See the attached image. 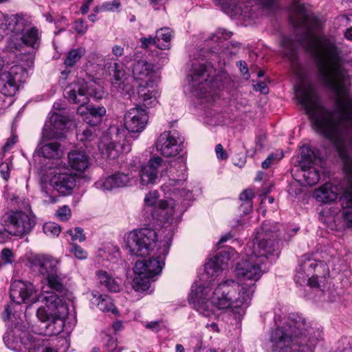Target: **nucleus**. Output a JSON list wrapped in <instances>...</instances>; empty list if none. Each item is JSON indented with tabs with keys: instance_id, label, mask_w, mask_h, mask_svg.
Instances as JSON below:
<instances>
[{
	"instance_id": "nucleus-1",
	"label": "nucleus",
	"mask_w": 352,
	"mask_h": 352,
	"mask_svg": "<svg viewBox=\"0 0 352 352\" xmlns=\"http://www.w3.org/2000/svg\"><path fill=\"white\" fill-rule=\"evenodd\" d=\"M289 21L294 27L303 30L305 34L297 41L284 37L281 41L283 56L291 63H296L298 45L314 54L318 80L336 97L338 118L336 119L333 112L322 105L312 85H302L296 89L298 104L305 109L314 129L335 146L344 166L347 162L352 163L349 155V151L352 152V97L347 94L351 76L346 67L352 65V56L341 54L333 38L316 36L322 23L307 10H294Z\"/></svg>"
},
{
	"instance_id": "nucleus-2",
	"label": "nucleus",
	"mask_w": 352,
	"mask_h": 352,
	"mask_svg": "<svg viewBox=\"0 0 352 352\" xmlns=\"http://www.w3.org/2000/svg\"><path fill=\"white\" fill-rule=\"evenodd\" d=\"M209 289L202 285H192L188 296V302L200 314L205 317L214 316L212 307L224 310L230 309L234 314H245L250 306L255 292L252 283L240 285L233 280H227L219 283L212 292L210 302L207 298Z\"/></svg>"
},
{
	"instance_id": "nucleus-3",
	"label": "nucleus",
	"mask_w": 352,
	"mask_h": 352,
	"mask_svg": "<svg viewBox=\"0 0 352 352\" xmlns=\"http://www.w3.org/2000/svg\"><path fill=\"white\" fill-rule=\"evenodd\" d=\"M274 321L269 339L272 352H314L322 339V330L302 314L275 316Z\"/></svg>"
},
{
	"instance_id": "nucleus-4",
	"label": "nucleus",
	"mask_w": 352,
	"mask_h": 352,
	"mask_svg": "<svg viewBox=\"0 0 352 352\" xmlns=\"http://www.w3.org/2000/svg\"><path fill=\"white\" fill-rule=\"evenodd\" d=\"M148 121V116L145 109L140 106L131 108L124 116L125 129L110 126L107 134L102 138L99 148L105 152L108 158L113 160L122 153H129L131 146L126 140V131L138 137L145 129Z\"/></svg>"
},
{
	"instance_id": "nucleus-5",
	"label": "nucleus",
	"mask_w": 352,
	"mask_h": 352,
	"mask_svg": "<svg viewBox=\"0 0 352 352\" xmlns=\"http://www.w3.org/2000/svg\"><path fill=\"white\" fill-rule=\"evenodd\" d=\"M275 252L274 244L272 243L266 249V241L265 240L259 242L254 246V250L251 254H247L245 258L237 263L235 268L236 276L241 279L240 285L254 284L256 288V283L261 278L265 270L263 267L265 261L274 260V252Z\"/></svg>"
},
{
	"instance_id": "nucleus-6",
	"label": "nucleus",
	"mask_w": 352,
	"mask_h": 352,
	"mask_svg": "<svg viewBox=\"0 0 352 352\" xmlns=\"http://www.w3.org/2000/svg\"><path fill=\"white\" fill-rule=\"evenodd\" d=\"M173 236V228H168L167 234L163 243L157 250V252L152 258L145 261H138L134 266L135 277L133 278V287L135 290L148 289L150 287V280L155 276L160 274L164 265V261L168 253Z\"/></svg>"
},
{
	"instance_id": "nucleus-7",
	"label": "nucleus",
	"mask_w": 352,
	"mask_h": 352,
	"mask_svg": "<svg viewBox=\"0 0 352 352\" xmlns=\"http://www.w3.org/2000/svg\"><path fill=\"white\" fill-rule=\"evenodd\" d=\"M216 69L208 60L196 61L192 63L190 73L186 76L187 83L184 86L186 91L203 99L210 98V87H218Z\"/></svg>"
},
{
	"instance_id": "nucleus-8",
	"label": "nucleus",
	"mask_w": 352,
	"mask_h": 352,
	"mask_svg": "<svg viewBox=\"0 0 352 352\" xmlns=\"http://www.w3.org/2000/svg\"><path fill=\"white\" fill-rule=\"evenodd\" d=\"M324 269L325 265L322 263L318 262L308 256H303L294 276L295 283L300 286L308 285L310 287L318 288L324 297L327 296L329 301H336V296L329 289V285L327 278L324 276H320Z\"/></svg>"
},
{
	"instance_id": "nucleus-9",
	"label": "nucleus",
	"mask_w": 352,
	"mask_h": 352,
	"mask_svg": "<svg viewBox=\"0 0 352 352\" xmlns=\"http://www.w3.org/2000/svg\"><path fill=\"white\" fill-rule=\"evenodd\" d=\"M345 176L341 181L327 182L314 192L317 201L324 204L333 202L339 194L342 208H352V163L347 162L344 168Z\"/></svg>"
},
{
	"instance_id": "nucleus-10",
	"label": "nucleus",
	"mask_w": 352,
	"mask_h": 352,
	"mask_svg": "<svg viewBox=\"0 0 352 352\" xmlns=\"http://www.w3.org/2000/svg\"><path fill=\"white\" fill-rule=\"evenodd\" d=\"M169 196L170 197H167V199L157 201L158 192L155 190L148 192L144 198L146 206H154L150 210L153 219L164 226L166 231L168 229L165 224H172L176 221L182 214L186 206V204L180 199L176 198L173 195Z\"/></svg>"
},
{
	"instance_id": "nucleus-11",
	"label": "nucleus",
	"mask_w": 352,
	"mask_h": 352,
	"mask_svg": "<svg viewBox=\"0 0 352 352\" xmlns=\"http://www.w3.org/2000/svg\"><path fill=\"white\" fill-rule=\"evenodd\" d=\"M10 303L2 314L4 321L17 320L23 312L22 304H33L39 300L37 290L30 282L21 280H12L10 287Z\"/></svg>"
},
{
	"instance_id": "nucleus-12",
	"label": "nucleus",
	"mask_w": 352,
	"mask_h": 352,
	"mask_svg": "<svg viewBox=\"0 0 352 352\" xmlns=\"http://www.w3.org/2000/svg\"><path fill=\"white\" fill-rule=\"evenodd\" d=\"M45 340L41 335L30 331L25 325L18 322L3 336L6 346L16 352H39L45 346Z\"/></svg>"
},
{
	"instance_id": "nucleus-13",
	"label": "nucleus",
	"mask_w": 352,
	"mask_h": 352,
	"mask_svg": "<svg viewBox=\"0 0 352 352\" xmlns=\"http://www.w3.org/2000/svg\"><path fill=\"white\" fill-rule=\"evenodd\" d=\"M186 159L180 156L172 161L164 174L168 179L162 188L166 195H173L183 202L191 197V192L184 188H180L187 179Z\"/></svg>"
},
{
	"instance_id": "nucleus-14",
	"label": "nucleus",
	"mask_w": 352,
	"mask_h": 352,
	"mask_svg": "<svg viewBox=\"0 0 352 352\" xmlns=\"http://www.w3.org/2000/svg\"><path fill=\"white\" fill-rule=\"evenodd\" d=\"M1 223L11 236L22 238L32 231L36 217L31 210H10L2 216Z\"/></svg>"
},
{
	"instance_id": "nucleus-15",
	"label": "nucleus",
	"mask_w": 352,
	"mask_h": 352,
	"mask_svg": "<svg viewBox=\"0 0 352 352\" xmlns=\"http://www.w3.org/2000/svg\"><path fill=\"white\" fill-rule=\"evenodd\" d=\"M76 175L69 170L62 172L60 168L56 169L50 180L49 185L45 184L41 187L43 197L47 199L45 201L50 203L57 201L58 198L53 194L54 191L63 196L71 195L76 186Z\"/></svg>"
},
{
	"instance_id": "nucleus-16",
	"label": "nucleus",
	"mask_w": 352,
	"mask_h": 352,
	"mask_svg": "<svg viewBox=\"0 0 352 352\" xmlns=\"http://www.w3.org/2000/svg\"><path fill=\"white\" fill-rule=\"evenodd\" d=\"M157 241L155 230L144 228L130 232L126 236V245L131 255L144 257L153 250Z\"/></svg>"
},
{
	"instance_id": "nucleus-17",
	"label": "nucleus",
	"mask_w": 352,
	"mask_h": 352,
	"mask_svg": "<svg viewBox=\"0 0 352 352\" xmlns=\"http://www.w3.org/2000/svg\"><path fill=\"white\" fill-rule=\"evenodd\" d=\"M298 230V228H294L286 231L283 226L278 225L274 221H265L262 225L261 232L258 234L256 237L258 240L257 244L261 241L265 240L266 241V249H268L271 243H273L275 249L274 258L278 257L279 252L277 248L278 242L276 239L278 238L289 241L291 239L292 236L295 234Z\"/></svg>"
},
{
	"instance_id": "nucleus-18",
	"label": "nucleus",
	"mask_w": 352,
	"mask_h": 352,
	"mask_svg": "<svg viewBox=\"0 0 352 352\" xmlns=\"http://www.w3.org/2000/svg\"><path fill=\"white\" fill-rule=\"evenodd\" d=\"M100 91L93 88V83H88L84 79H78L66 87L65 96L72 103L79 104L81 107L87 104L91 96L95 98H102Z\"/></svg>"
},
{
	"instance_id": "nucleus-19",
	"label": "nucleus",
	"mask_w": 352,
	"mask_h": 352,
	"mask_svg": "<svg viewBox=\"0 0 352 352\" xmlns=\"http://www.w3.org/2000/svg\"><path fill=\"white\" fill-rule=\"evenodd\" d=\"M26 69L20 65H15L8 72L0 74V92L6 96L15 95L20 84L27 77Z\"/></svg>"
},
{
	"instance_id": "nucleus-20",
	"label": "nucleus",
	"mask_w": 352,
	"mask_h": 352,
	"mask_svg": "<svg viewBox=\"0 0 352 352\" xmlns=\"http://www.w3.org/2000/svg\"><path fill=\"white\" fill-rule=\"evenodd\" d=\"M182 142L183 138L177 131H164L156 142V149L164 157L175 156L181 151Z\"/></svg>"
},
{
	"instance_id": "nucleus-21",
	"label": "nucleus",
	"mask_w": 352,
	"mask_h": 352,
	"mask_svg": "<svg viewBox=\"0 0 352 352\" xmlns=\"http://www.w3.org/2000/svg\"><path fill=\"white\" fill-rule=\"evenodd\" d=\"M72 124V118L69 115L54 112L50 120V124H45L43 134L44 138L60 140L64 137L66 130Z\"/></svg>"
},
{
	"instance_id": "nucleus-22",
	"label": "nucleus",
	"mask_w": 352,
	"mask_h": 352,
	"mask_svg": "<svg viewBox=\"0 0 352 352\" xmlns=\"http://www.w3.org/2000/svg\"><path fill=\"white\" fill-rule=\"evenodd\" d=\"M108 72L111 82V91L116 95L124 96L131 91V86L125 82L126 72L122 63L113 62L108 67Z\"/></svg>"
},
{
	"instance_id": "nucleus-23",
	"label": "nucleus",
	"mask_w": 352,
	"mask_h": 352,
	"mask_svg": "<svg viewBox=\"0 0 352 352\" xmlns=\"http://www.w3.org/2000/svg\"><path fill=\"white\" fill-rule=\"evenodd\" d=\"M133 78L140 84L153 85L157 84L159 77L154 70V65L145 60L135 61L131 65Z\"/></svg>"
},
{
	"instance_id": "nucleus-24",
	"label": "nucleus",
	"mask_w": 352,
	"mask_h": 352,
	"mask_svg": "<svg viewBox=\"0 0 352 352\" xmlns=\"http://www.w3.org/2000/svg\"><path fill=\"white\" fill-rule=\"evenodd\" d=\"M277 0H246V3H242L239 5H232L231 12L235 17L242 16L243 19H254L257 16L256 13L255 4H258L263 8H272Z\"/></svg>"
},
{
	"instance_id": "nucleus-25",
	"label": "nucleus",
	"mask_w": 352,
	"mask_h": 352,
	"mask_svg": "<svg viewBox=\"0 0 352 352\" xmlns=\"http://www.w3.org/2000/svg\"><path fill=\"white\" fill-rule=\"evenodd\" d=\"M133 182V178L129 174L118 172L110 176L100 178L95 183V186L103 191H112L131 186Z\"/></svg>"
},
{
	"instance_id": "nucleus-26",
	"label": "nucleus",
	"mask_w": 352,
	"mask_h": 352,
	"mask_svg": "<svg viewBox=\"0 0 352 352\" xmlns=\"http://www.w3.org/2000/svg\"><path fill=\"white\" fill-rule=\"evenodd\" d=\"M234 255L233 250H230V251L222 250L206 263L205 272L208 278H210L208 280L209 282H211L219 275L224 267L228 265L229 261Z\"/></svg>"
},
{
	"instance_id": "nucleus-27",
	"label": "nucleus",
	"mask_w": 352,
	"mask_h": 352,
	"mask_svg": "<svg viewBox=\"0 0 352 352\" xmlns=\"http://www.w3.org/2000/svg\"><path fill=\"white\" fill-rule=\"evenodd\" d=\"M162 159L160 157H151L147 164L142 166L140 173V181L142 186L154 184L159 179V168L162 166Z\"/></svg>"
},
{
	"instance_id": "nucleus-28",
	"label": "nucleus",
	"mask_w": 352,
	"mask_h": 352,
	"mask_svg": "<svg viewBox=\"0 0 352 352\" xmlns=\"http://www.w3.org/2000/svg\"><path fill=\"white\" fill-rule=\"evenodd\" d=\"M38 30L34 27L28 28L25 31L22 32L20 36L8 41L9 46L11 49L20 50L21 47L24 45L26 46L36 48L38 46L39 43Z\"/></svg>"
},
{
	"instance_id": "nucleus-29",
	"label": "nucleus",
	"mask_w": 352,
	"mask_h": 352,
	"mask_svg": "<svg viewBox=\"0 0 352 352\" xmlns=\"http://www.w3.org/2000/svg\"><path fill=\"white\" fill-rule=\"evenodd\" d=\"M30 262L34 270H37L43 276L48 277L56 271L57 261L45 255H35L31 257Z\"/></svg>"
},
{
	"instance_id": "nucleus-30",
	"label": "nucleus",
	"mask_w": 352,
	"mask_h": 352,
	"mask_svg": "<svg viewBox=\"0 0 352 352\" xmlns=\"http://www.w3.org/2000/svg\"><path fill=\"white\" fill-rule=\"evenodd\" d=\"M67 161L72 169L84 172L90 164V158L84 150L74 149L67 154Z\"/></svg>"
},
{
	"instance_id": "nucleus-31",
	"label": "nucleus",
	"mask_w": 352,
	"mask_h": 352,
	"mask_svg": "<svg viewBox=\"0 0 352 352\" xmlns=\"http://www.w3.org/2000/svg\"><path fill=\"white\" fill-rule=\"evenodd\" d=\"M77 112L84 117L85 121L91 126L97 125L101 120V118L106 113V109L103 106L90 105L85 109L80 107Z\"/></svg>"
},
{
	"instance_id": "nucleus-32",
	"label": "nucleus",
	"mask_w": 352,
	"mask_h": 352,
	"mask_svg": "<svg viewBox=\"0 0 352 352\" xmlns=\"http://www.w3.org/2000/svg\"><path fill=\"white\" fill-rule=\"evenodd\" d=\"M157 84L153 85L140 84L139 85L138 97L142 105L146 108L155 107L157 103V94L155 89Z\"/></svg>"
},
{
	"instance_id": "nucleus-33",
	"label": "nucleus",
	"mask_w": 352,
	"mask_h": 352,
	"mask_svg": "<svg viewBox=\"0 0 352 352\" xmlns=\"http://www.w3.org/2000/svg\"><path fill=\"white\" fill-rule=\"evenodd\" d=\"M52 140L55 139L44 138L43 136L42 140L38 146V152L45 158L59 159L63 155L60 145L56 142H49Z\"/></svg>"
},
{
	"instance_id": "nucleus-34",
	"label": "nucleus",
	"mask_w": 352,
	"mask_h": 352,
	"mask_svg": "<svg viewBox=\"0 0 352 352\" xmlns=\"http://www.w3.org/2000/svg\"><path fill=\"white\" fill-rule=\"evenodd\" d=\"M8 30L12 32V35L9 38V41L12 39L15 40L16 37L20 36L24 31L28 28V21L23 16L19 14L12 15L6 19Z\"/></svg>"
},
{
	"instance_id": "nucleus-35",
	"label": "nucleus",
	"mask_w": 352,
	"mask_h": 352,
	"mask_svg": "<svg viewBox=\"0 0 352 352\" xmlns=\"http://www.w3.org/2000/svg\"><path fill=\"white\" fill-rule=\"evenodd\" d=\"M96 276L100 284L108 291L111 292H120V284L109 273L104 270H99L97 272Z\"/></svg>"
},
{
	"instance_id": "nucleus-36",
	"label": "nucleus",
	"mask_w": 352,
	"mask_h": 352,
	"mask_svg": "<svg viewBox=\"0 0 352 352\" xmlns=\"http://www.w3.org/2000/svg\"><path fill=\"white\" fill-rule=\"evenodd\" d=\"M38 301L45 303V306L50 311H54L63 304V300L60 296L55 293V292L43 291L42 294L38 295Z\"/></svg>"
},
{
	"instance_id": "nucleus-37",
	"label": "nucleus",
	"mask_w": 352,
	"mask_h": 352,
	"mask_svg": "<svg viewBox=\"0 0 352 352\" xmlns=\"http://www.w3.org/2000/svg\"><path fill=\"white\" fill-rule=\"evenodd\" d=\"M315 160L316 155L309 146H303L300 148V157L298 160L300 169L312 166Z\"/></svg>"
},
{
	"instance_id": "nucleus-38",
	"label": "nucleus",
	"mask_w": 352,
	"mask_h": 352,
	"mask_svg": "<svg viewBox=\"0 0 352 352\" xmlns=\"http://www.w3.org/2000/svg\"><path fill=\"white\" fill-rule=\"evenodd\" d=\"M173 34L172 31L168 28H164L156 32V41L158 43L157 47L161 50H166L170 47Z\"/></svg>"
},
{
	"instance_id": "nucleus-39",
	"label": "nucleus",
	"mask_w": 352,
	"mask_h": 352,
	"mask_svg": "<svg viewBox=\"0 0 352 352\" xmlns=\"http://www.w3.org/2000/svg\"><path fill=\"white\" fill-rule=\"evenodd\" d=\"M86 50L83 47H79L69 50L64 60V64L66 67H73L85 54Z\"/></svg>"
},
{
	"instance_id": "nucleus-40",
	"label": "nucleus",
	"mask_w": 352,
	"mask_h": 352,
	"mask_svg": "<svg viewBox=\"0 0 352 352\" xmlns=\"http://www.w3.org/2000/svg\"><path fill=\"white\" fill-rule=\"evenodd\" d=\"M48 287L52 292H58L63 295L65 293L66 289L63 283V278L57 274L56 271L53 274H50L47 277Z\"/></svg>"
},
{
	"instance_id": "nucleus-41",
	"label": "nucleus",
	"mask_w": 352,
	"mask_h": 352,
	"mask_svg": "<svg viewBox=\"0 0 352 352\" xmlns=\"http://www.w3.org/2000/svg\"><path fill=\"white\" fill-rule=\"evenodd\" d=\"M94 297L97 302V306L102 311H111L113 314L118 312L117 308L114 306L111 299L107 296H102L101 294H94Z\"/></svg>"
},
{
	"instance_id": "nucleus-42",
	"label": "nucleus",
	"mask_w": 352,
	"mask_h": 352,
	"mask_svg": "<svg viewBox=\"0 0 352 352\" xmlns=\"http://www.w3.org/2000/svg\"><path fill=\"white\" fill-rule=\"evenodd\" d=\"M301 171L302 172L304 181L308 186L316 184L320 179L319 170L313 166L301 169Z\"/></svg>"
},
{
	"instance_id": "nucleus-43",
	"label": "nucleus",
	"mask_w": 352,
	"mask_h": 352,
	"mask_svg": "<svg viewBox=\"0 0 352 352\" xmlns=\"http://www.w3.org/2000/svg\"><path fill=\"white\" fill-rule=\"evenodd\" d=\"M94 126L90 125L89 127H86V129L83 130L79 129L76 133L77 139L84 142V145L87 147L88 146L86 144V142H90L93 141L96 137V130L93 127Z\"/></svg>"
},
{
	"instance_id": "nucleus-44",
	"label": "nucleus",
	"mask_w": 352,
	"mask_h": 352,
	"mask_svg": "<svg viewBox=\"0 0 352 352\" xmlns=\"http://www.w3.org/2000/svg\"><path fill=\"white\" fill-rule=\"evenodd\" d=\"M232 35V32L228 31L225 29H218L209 38L206 40L208 45H211L212 43H220L223 40L230 38Z\"/></svg>"
},
{
	"instance_id": "nucleus-45",
	"label": "nucleus",
	"mask_w": 352,
	"mask_h": 352,
	"mask_svg": "<svg viewBox=\"0 0 352 352\" xmlns=\"http://www.w3.org/2000/svg\"><path fill=\"white\" fill-rule=\"evenodd\" d=\"M44 233L49 236H58L61 232L60 226L54 222L45 223L43 226Z\"/></svg>"
},
{
	"instance_id": "nucleus-46",
	"label": "nucleus",
	"mask_w": 352,
	"mask_h": 352,
	"mask_svg": "<svg viewBox=\"0 0 352 352\" xmlns=\"http://www.w3.org/2000/svg\"><path fill=\"white\" fill-rule=\"evenodd\" d=\"M69 252L78 259H86L87 258V252L76 243H72L70 244Z\"/></svg>"
},
{
	"instance_id": "nucleus-47",
	"label": "nucleus",
	"mask_w": 352,
	"mask_h": 352,
	"mask_svg": "<svg viewBox=\"0 0 352 352\" xmlns=\"http://www.w3.org/2000/svg\"><path fill=\"white\" fill-rule=\"evenodd\" d=\"M0 257L4 264H11L14 261V254L10 248H3L0 253Z\"/></svg>"
},
{
	"instance_id": "nucleus-48",
	"label": "nucleus",
	"mask_w": 352,
	"mask_h": 352,
	"mask_svg": "<svg viewBox=\"0 0 352 352\" xmlns=\"http://www.w3.org/2000/svg\"><path fill=\"white\" fill-rule=\"evenodd\" d=\"M56 214L60 221H66L72 216L71 210L69 206H63L57 210Z\"/></svg>"
},
{
	"instance_id": "nucleus-49",
	"label": "nucleus",
	"mask_w": 352,
	"mask_h": 352,
	"mask_svg": "<svg viewBox=\"0 0 352 352\" xmlns=\"http://www.w3.org/2000/svg\"><path fill=\"white\" fill-rule=\"evenodd\" d=\"M67 232L72 236V241L79 240V241L82 242L86 239L83 230L81 228H76L74 232L69 230Z\"/></svg>"
},
{
	"instance_id": "nucleus-50",
	"label": "nucleus",
	"mask_w": 352,
	"mask_h": 352,
	"mask_svg": "<svg viewBox=\"0 0 352 352\" xmlns=\"http://www.w3.org/2000/svg\"><path fill=\"white\" fill-rule=\"evenodd\" d=\"M74 28L77 33L83 34L87 32V25L84 20L78 19L74 23Z\"/></svg>"
},
{
	"instance_id": "nucleus-51",
	"label": "nucleus",
	"mask_w": 352,
	"mask_h": 352,
	"mask_svg": "<svg viewBox=\"0 0 352 352\" xmlns=\"http://www.w3.org/2000/svg\"><path fill=\"white\" fill-rule=\"evenodd\" d=\"M105 347L109 351L119 352V351H116L117 340L116 338H114L111 336H107Z\"/></svg>"
},
{
	"instance_id": "nucleus-52",
	"label": "nucleus",
	"mask_w": 352,
	"mask_h": 352,
	"mask_svg": "<svg viewBox=\"0 0 352 352\" xmlns=\"http://www.w3.org/2000/svg\"><path fill=\"white\" fill-rule=\"evenodd\" d=\"M120 6L119 0H113L109 2H105L102 4V8L107 11H115Z\"/></svg>"
},
{
	"instance_id": "nucleus-53",
	"label": "nucleus",
	"mask_w": 352,
	"mask_h": 352,
	"mask_svg": "<svg viewBox=\"0 0 352 352\" xmlns=\"http://www.w3.org/2000/svg\"><path fill=\"white\" fill-rule=\"evenodd\" d=\"M343 209H345L343 211V217L346 226L352 228V208H343Z\"/></svg>"
},
{
	"instance_id": "nucleus-54",
	"label": "nucleus",
	"mask_w": 352,
	"mask_h": 352,
	"mask_svg": "<svg viewBox=\"0 0 352 352\" xmlns=\"http://www.w3.org/2000/svg\"><path fill=\"white\" fill-rule=\"evenodd\" d=\"M36 316L41 322H47L50 318V315L47 313L45 307H40L37 309Z\"/></svg>"
},
{
	"instance_id": "nucleus-55",
	"label": "nucleus",
	"mask_w": 352,
	"mask_h": 352,
	"mask_svg": "<svg viewBox=\"0 0 352 352\" xmlns=\"http://www.w3.org/2000/svg\"><path fill=\"white\" fill-rule=\"evenodd\" d=\"M141 47L143 48H147L151 45H155L157 46L158 43L156 41L155 37L148 36V37H142L140 38Z\"/></svg>"
},
{
	"instance_id": "nucleus-56",
	"label": "nucleus",
	"mask_w": 352,
	"mask_h": 352,
	"mask_svg": "<svg viewBox=\"0 0 352 352\" xmlns=\"http://www.w3.org/2000/svg\"><path fill=\"white\" fill-rule=\"evenodd\" d=\"M215 152L217 157L219 160H226L228 157L226 150L223 148L221 144H219L215 147Z\"/></svg>"
},
{
	"instance_id": "nucleus-57",
	"label": "nucleus",
	"mask_w": 352,
	"mask_h": 352,
	"mask_svg": "<svg viewBox=\"0 0 352 352\" xmlns=\"http://www.w3.org/2000/svg\"><path fill=\"white\" fill-rule=\"evenodd\" d=\"M253 197L254 192H252V190L247 189L243 190L241 193L239 198L241 201L250 202ZM248 204H250V203Z\"/></svg>"
},
{
	"instance_id": "nucleus-58",
	"label": "nucleus",
	"mask_w": 352,
	"mask_h": 352,
	"mask_svg": "<svg viewBox=\"0 0 352 352\" xmlns=\"http://www.w3.org/2000/svg\"><path fill=\"white\" fill-rule=\"evenodd\" d=\"M144 327L155 332H158L161 330L160 327V321H152L150 322H147L144 324Z\"/></svg>"
},
{
	"instance_id": "nucleus-59",
	"label": "nucleus",
	"mask_w": 352,
	"mask_h": 352,
	"mask_svg": "<svg viewBox=\"0 0 352 352\" xmlns=\"http://www.w3.org/2000/svg\"><path fill=\"white\" fill-rule=\"evenodd\" d=\"M0 173L4 179H8L10 177V173L8 163L3 162L0 164Z\"/></svg>"
},
{
	"instance_id": "nucleus-60",
	"label": "nucleus",
	"mask_w": 352,
	"mask_h": 352,
	"mask_svg": "<svg viewBox=\"0 0 352 352\" xmlns=\"http://www.w3.org/2000/svg\"><path fill=\"white\" fill-rule=\"evenodd\" d=\"M276 159V155L270 154L263 162L261 166L264 169L268 168Z\"/></svg>"
},
{
	"instance_id": "nucleus-61",
	"label": "nucleus",
	"mask_w": 352,
	"mask_h": 352,
	"mask_svg": "<svg viewBox=\"0 0 352 352\" xmlns=\"http://www.w3.org/2000/svg\"><path fill=\"white\" fill-rule=\"evenodd\" d=\"M16 135H13L11 138H8L3 146V151L6 152L10 150L16 144Z\"/></svg>"
},
{
	"instance_id": "nucleus-62",
	"label": "nucleus",
	"mask_w": 352,
	"mask_h": 352,
	"mask_svg": "<svg viewBox=\"0 0 352 352\" xmlns=\"http://www.w3.org/2000/svg\"><path fill=\"white\" fill-rule=\"evenodd\" d=\"M10 236L11 234L3 228V230H0V243L8 242L10 239Z\"/></svg>"
},
{
	"instance_id": "nucleus-63",
	"label": "nucleus",
	"mask_w": 352,
	"mask_h": 352,
	"mask_svg": "<svg viewBox=\"0 0 352 352\" xmlns=\"http://www.w3.org/2000/svg\"><path fill=\"white\" fill-rule=\"evenodd\" d=\"M237 66L239 67L241 72L243 75H247L246 78H248L250 75H249L248 69V66H247L246 63L245 61H243V60H239L237 63Z\"/></svg>"
},
{
	"instance_id": "nucleus-64",
	"label": "nucleus",
	"mask_w": 352,
	"mask_h": 352,
	"mask_svg": "<svg viewBox=\"0 0 352 352\" xmlns=\"http://www.w3.org/2000/svg\"><path fill=\"white\" fill-rule=\"evenodd\" d=\"M254 88H255V90L259 91L262 94H266L268 93V88L266 86V85L263 82H260L257 83L254 86Z\"/></svg>"
}]
</instances>
